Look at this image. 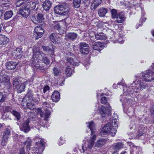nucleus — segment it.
I'll list each match as a JSON object with an SVG mask.
<instances>
[{
    "mask_svg": "<svg viewBox=\"0 0 154 154\" xmlns=\"http://www.w3.org/2000/svg\"><path fill=\"white\" fill-rule=\"evenodd\" d=\"M142 78L140 76H136V79L134 83L135 82V86H130L128 89L125 91L123 89L125 95H130L131 93H133V92L136 93L139 92L147 87L148 85L146 83V82H151L154 80V73L150 70L148 71L145 74L142 73Z\"/></svg>",
    "mask_w": 154,
    "mask_h": 154,
    "instance_id": "nucleus-1",
    "label": "nucleus"
},
{
    "mask_svg": "<svg viewBox=\"0 0 154 154\" xmlns=\"http://www.w3.org/2000/svg\"><path fill=\"white\" fill-rule=\"evenodd\" d=\"M38 140L36 142L35 146L31 148L28 150V148L30 145V140H26L23 142L25 145H26L27 149L28 154H41L44 149V145L43 140L38 138Z\"/></svg>",
    "mask_w": 154,
    "mask_h": 154,
    "instance_id": "nucleus-2",
    "label": "nucleus"
},
{
    "mask_svg": "<svg viewBox=\"0 0 154 154\" xmlns=\"http://www.w3.org/2000/svg\"><path fill=\"white\" fill-rule=\"evenodd\" d=\"M54 11L56 13L63 16L68 14L70 12L69 4L65 2L60 4L55 7Z\"/></svg>",
    "mask_w": 154,
    "mask_h": 154,
    "instance_id": "nucleus-3",
    "label": "nucleus"
},
{
    "mask_svg": "<svg viewBox=\"0 0 154 154\" xmlns=\"http://www.w3.org/2000/svg\"><path fill=\"white\" fill-rule=\"evenodd\" d=\"M116 126H113L108 123L103 128L100 132V135L101 136L104 137L107 134H110L112 136H114L116 132Z\"/></svg>",
    "mask_w": 154,
    "mask_h": 154,
    "instance_id": "nucleus-4",
    "label": "nucleus"
},
{
    "mask_svg": "<svg viewBox=\"0 0 154 154\" xmlns=\"http://www.w3.org/2000/svg\"><path fill=\"white\" fill-rule=\"evenodd\" d=\"M21 6L19 11V14L23 17L27 18L30 14V9L28 5L26 3H22L20 5Z\"/></svg>",
    "mask_w": 154,
    "mask_h": 154,
    "instance_id": "nucleus-5",
    "label": "nucleus"
},
{
    "mask_svg": "<svg viewBox=\"0 0 154 154\" xmlns=\"http://www.w3.org/2000/svg\"><path fill=\"white\" fill-rule=\"evenodd\" d=\"M31 19L33 23L38 25L39 23L43 22L44 18L43 14L41 13H38L37 15H32Z\"/></svg>",
    "mask_w": 154,
    "mask_h": 154,
    "instance_id": "nucleus-6",
    "label": "nucleus"
},
{
    "mask_svg": "<svg viewBox=\"0 0 154 154\" xmlns=\"http://www.w3.org/2000/svg\"><path fill=\"white\" fill-rule=\"evenodd\" d=\"M4 72L2 71L0 73V83L4 85H9L10 84V77L7 75L3 74Z\"/></svg>",
    "mask_w": 154,
    "mask_h": 154,
    "instance_id": "nucleus-7",
    "label": "nucleus"
},
{
    "mask_svg": "<svg viewBox=\"0 0 154 154\" xmlns=\"http://www.w3.org/2000/svg\"><path fill=\"white\" fill-rule=\"evenodd\" d=\"M79 48L82 54L85 55L88 54L89 46L88 44L85 42H81L79 44Z\"/></svg>",
    "mask_w": 154,
    "mask_h": 154,
    "instance_id": "nucleus-8",
    "label": "nucleus"
},
{
    "mask_svg": "<svg viewBox=\"0 0 154 154\" xmlns=\"http://www.w3.org/2000/svg\"><path fill=\"white\" fill-rule=\"evenodd\" d=\"M111 109L110 105L108 104V106L106 107L103 106H101L99 110V113L102 117L103 118L106 116L107 112H110Z\"/></svg>",
    "mask_w": 154,
    "mask_h": 154,
    "instance_id": "nucleus-9",
    "label": "nucleus"
},
{
    "mask_svg": "<svg viewBox=\"0 0 154 154\" xmlns=\"http://www.w3.org/2000/svg\"><path fill=\"white\" fill-rule=\"evenodd\" d=\"M23 54L22 49L20 48H17L16 49L14 50L12 53V55L16 59L20 58Z\"/></svg>",
    "mask_w": 154,
    "mask_h": 154,
    "instance_id": "nucleus-10",
    "label": "nucleus"
},
{
    "mask_svg": "<svg viewBox=\"0 0 154 154\" xmlns=\"http://www.w3.org/2000/svg\"><path fill=\"white\" fill-rule=\"evenodd\" d=\"M50 109H44L45 111V114L44 115L43 112L41 111L40 108H38V114H40L41 117H43L44 116V118L46 121L47 120L48 118L49 117V116L51 114V112L50 110Z\"/></svg>",
    "mask_w": 154,
    "mask_h": 154,
    "instance_id": "nucleus-11",
    "label": "nucleus"
},
{
    "mask_svg": "<svg viewBox=\"0 0 154 154\" xmlns=\"http://www.w3.org/2000/svg\"><path fill=\"white\" fill-rule=\"evenodd\" d=\"M29 119H27L24 122L22 125L20 127L21 130L25 133L28 132L30 130V127L29 125Z\"/></svg>",
    "mask_w": 154,
    "mask_h": 154,
    "instance_id": "nucleus-12",
    "label": "nucleus"
},
{
    "mask_svg": "<svg viewBox=\"0 0 154 154\" xmlns=\"http://www.w3.org/2000/svg\"><path fill=\"white\" fill-rule=\"evenodd\" d=\"M45 54L43 52L39 50H37L33 51L32 58L34 59H36L38 60L42 61V58L43 55H45Z\"/></svg>",
    "mask_w": 154,
    "mask_h": 154,
    "instance_id": "nucleus-13",
    "label": "nucleus"
},
{
    "mask_svg": "<svg viewBox=\"0 0 154 154\" xmlns=\"http://www.w3.org/2000/svg\"><path fill=\"white\" fill-rule=\"evenodd\" d=\"M38 60H36V59H34L32 58L30 63L32 67H35L36 68L40 70L45 69V67L44 66H41L38 64Z\"/></svg>",
    "mask_w": 154,
    "mask_h": 154,
    "instance_id": "nucleus-14",
    "label": "nucleus"
},
{
    "mask_svg": "<svg viewBox=\"0 0 154 154\" xmlns=\"http://www.w3.org/2000/svg\"><path fill=\"white\" fill-rule=\"evenodd\" d=\"M33 96L32 91L31 90H28L27 94L22 100V103L28 101L33 100Z\"/></svg>",
    "mask_w": 154,
    "mask_h": 154,
    "instance_id": "nucleus-15",
    "label": "nucleus"
},
{
    "mask_svg": "<svg viewBox=\"0 0 154 154\" xmlns=\"http://www.w3.org/2000/svg\"><path fill=\"white\" fill-rule=\"evenodd\" d=\"M77 34L74 32L68 33L66 34L65 38L69 41H73L77 38Z\"/></svg>",
    "mask_w": 154,
    "mask_h": 154,
    "instance_id": "nucleus-16",
    "label": "nucleus"
},
{
    "mask_svg": "<svg viewBox=\"0 0 154 154\" xmlns=\"http://www.w3.org/2000/svg\"><path fill=\"white\" fill-rule=\"evenodd\" d=\"M116 18L117 20L115 21V22L119 23H123L125 19V17L122 12L119 13Z\"/></svg>",
    "mask_w": 154,
    "mask_h": 154,
    "instance_id": "nucleus-17",
    "label": "nucleus"
},
{
    "mask_svg": "<svg viewBox=\"0 0 154 154\" xmlns=\"http://www.w3.org/2000/svg\"><path fill=\"white\" fill-rule=\"evenodd\" d=\"M51 98L54 102H57L60 99V94L58 91H54L51 95Z\"/></svg>",
    "mask_w": 154,
    "mask_h": 154,
    "instance_id": "nucleus-18",
    "label": "nucleus"
},
{
    "mask_svg": "<svg viewBox=\"0 0 154 154\" xmlns=\"http://www.w3.org/2000/svg\"><path fill=\"white\" fill-rule=\"evenodd\" d=\"M24 106L26 105L27 108L32 110L35 108V106L33 103L32 101H31V100L26 101L25 102L22 103Z\"/></svg>",
    "mask_w": 154,
    "mask_h": 154,
    "instance_id": "nucleus-19",
    "label": "nucleus"
},
{
    "mask_svg": "<svg viewBox=\"0 0 154 154\" xmlns=\"http://www.w3.org/2000/svg\"><path fill=\"white\" fill-rule=\"evenodd\" d=\"M103 48V46L102 45V44L100 42H97L95 45H94L93 47L94 49L93 52H95L96 51H98L99 52Z\"/></svg>",
    "mask_w": 154,
    "mask_h": 154,
    "instance_id": "nucleus-20",
    "label": "nucleus"
},
{
    "mask_svg": "<svg viewBox=\"0 0 154 154\" xmlns=\"http://www.w3.org/2000/svg\"><path fill=\"white\" fill-rule=\"evenodd\" d=\"M68 61L73 66H78L79 65V62L75 58H69L68 59Z\"/></svg>",
    "mask_w": 154,
    "mask_h": 154,
    "instance_id": "nucleus-21",
    "label": "nucleus"
},
{
    "mask_svg": "<svg viewBox=\"0 0 154 154\" xmlns=\"http://www.w3.org/2000/svg\"><path fill=\"white\" fill-rule=\"evenodd\" d=\"M17 65L16 63L11 61L7 62L6 66L7 69L12 70L15 69Z\"/></svg>",
    "mask_w": 154,
    "mask_h": 154,
    "instance_id": "nucleus-22",
    "label": "nucleus"
},
{
    "mask_svg": "<svg viewBox=\"0 0 154 154\" xmlns=\"http://www.w3.org/2000/svg\"><path fill=\"white\" fill-rule=\"evenodd\" d=\"M102 1V0H94L91 5V10L96 9L101 4Z\"/></svg>",
    "mask_w": 154,
    "mask_h": 154,
    "instance_id": "nucleus-23",
    "label": "nucleus"
},
{
    "mask_svg": "<svg viewBox=\"0 0 154 154\" xmlns=\"http://www.w3.org/2000/svg\"><path fill=\"white\" fill-rule=\"evenodd\" d=\"M108 10L107 9L104 8H100L98 10V14L100 17H104L106 14L107 13Z\"/></svg>",
    "mask_w": 154,
    "mask_h": 154,
    "instance_id": "nucleus-24",
    "label": "nucleus"
},
{
    "mask_svg": "<svg viewBox=\"0 0 154 154\" xmlns=\"http://www.w3.org/2000/svg\"><path fill=\"white\" fill-rule=\"evenodd\" d=\"M52 5V3L49 0H47L46 2L42 4L43 9L46 11H48L51 8Z\"/></svg>",
    "mask_w": 154,
    "mask_h": 154,
    "instance_id": "nucleus-25",
    "label": "nucleus"
},
{
    "mask_svg": "<svg viewBox=\"0 0 154 154\" xmlns=\"http://www.w3.org/2000/svg\"><path fill=\"white\" fill-rule=\"evenodd\" d=\"M50 38L51 41L55 44L57 43L60 39V38L57 37V35L55 33H52L50 36Z\"/></svg>",
    "mask_w": 154,
    "mask_h": 154,
    "instance_id": "nucleus-26",
    "label": "nucleus"
},
{
    "mask_svg": "<svg viewBox=\"0 0 154 154\" xmlns=\"http://www.w3.org/2000/svg\"><path fill=\"white\" fill-rule=\"evenodd\" d=\"M9 39L5 35H0V45H3L8 43Z\"/></svg>",
    "mask_w": 154,
    "mask_h": 154,
    "instance_id": "nucleus-27",
    "label": "nucleus"
},
{
    "mask_svg": "<svg viewBox=\"0 0 154 154\" xmlns=\"http://www.w3.org/2000/svg\"><path fill=\"white\" fill-rule=\"evenodd\" d=\"M94 142H93V141H91L89 140L88 142V144H87V146L86 145H85V146H82V149L83 152H84L85 151V148L86 149H92Z\"/></svg>",
    "mask_w": 154,
    "mask_h": 154,
    "instance_id": "nucleus-28",
    "label": "nucleus"
},
{
    "mask_svg": "<svg viewBox=\"0 0 154 154\" xmlns=\"http://www.w3.org/2000/svg\"><path fill=\"white\" fill-rule=\"evenodd\" d=\"M95 38L97 40L105 39L106 38L105 35L102 32L97 33L95 35Z\"/></svg>",
    "mask_w": 154,
    "mask_h": 154,
    "instance_id": "nucleus-29",
    "label": "nucleus"
},
{
    "mask_svg": "<svg viewBox=\"0 0 154 154\" xmlns=\"http://www.w3.org/2000/svg\"><path fill=\"white\" fill-rule=\"evenodd\" d=\"M42 48H43V51H44L45 53H52L54 52V48L52 47H51V48L48 46H45L42 45Z\"/></svg>",
    "mask_w": 154,
    "mask_h": 154,
    "instance_id": "nucleus-30",
    "label": "nucleus"
},
{
    "mask_svg": "<svg viewBox=\"0 0 154 154\" xmlns=\"http://www.w3.org/2000/svg\"><path fill=\"white\" fill-rule=\"evenodd\" d=\"M26 85V84L25 83H21L15 88L17 90L18 93H21L24 91Z\"/></svg>",
    "mask_w": 154,
    "mask_h": 154,
    "instance_id": "nucleus-31",
    "label": "nucleus"
},
{
    "mask_svg": "<svg viewBox=\"0 0 154 154\" xmlns=\"http://www.w3.org/2000/svg\"><path fill=\"white\" fill-rule=\"evenodd\" d=\"M21 84V82L18 77L14 78L13 80V84L14 87L15 88Z\"/></svg>",
    "mask_w": 154,
    "mask_h": 154,
    "instance_id": "nucleus-32",
    "label": "nucleus"
},
{
    "mask_svg": "<svg viewBox=\"0 0 154 154\" xmlns=\"http://www.w3.org/2000/svg\"><path fill=\"white\" fill-rule=\"evenodd\" d=\"M106 141V140L105 139H100L97 141L95 146L98 147L102 146L105 144Z\"/></svg>",
    "mask_w": 154,
    "mask_h": 154,
    "instance_id": "nucleus-33",
    "label": "nucleus"
},
{
    "mask_svg": "<svg viewBox=\"0 0 154 154\" xmlns=\"http://www.w3.org/2000/svg\"><path fill=\"white\" fill-rule=\"evenodd\" d=\"M73 71L71 66H68L65 69V74L67 77H70Z\"/></svg>",
    "mask_w": 154,
    "mask_h": 154,
    "instance_id": "nucleus-34",
    "label": "nucleus"
},
{
    "mask_svg": "<svg viewBox=\"0 0 154 154\" xmlns=\"http://www.w3.org/2000/svg\"><path fill=\"white\" fill-rule=\"evenodd\" d=\"M81 2V0H73V1L72 6L75 8H78L80 7Z\"/></svg>",
    "mask_w": 154,
    "mask_h": 154,
    "instance_id": "nucleus-35",
    "label": "nucleus"
},
{
    "mask_svg": "<svg viewBox=\"0 0 154 154\" xmlns=\"http://www.w3.org/2000/svg\"><path fill=\"white\" fill-rule=\"evenodd\" d=\"M13 14L12 11H6L4 14V19L5 20L9 19L12 16Z\"/></svg>",
    "mask_w": 154,
    "mask_h": 154,
    "instance_id": "nucleus-36",
    "label": "nucleus"
},
{
    "mask_svg": "<svg viewBox=\"0 0 154 154\" xmlns=\"http://www.w3.org/2000/svg\"><path fill=\"white\" fill-rule=\"evenodd\" d=\"M53 71L54 76L60 75L61 72V71L60 69L57 67H54L53 69Z\"/></svg>",
    "mask_w": 154,
    "mask_h": 154,
    "instance_id": "nucleus-37",
    "label": "nucleus"
},
{
    "mask_svg": "<svg viewBox=\"0 0 154 154\" xmlns=\"http://www.w3.org/2000/svg\"><path fill=\"white\" fill-rule=\"evenodd\" d=\"M88 127L90 129L91 134H93L94 131L95 129V124L93 122L91 121L88 123Z\"/></svg>",
    "mask_w": 154,
    "mask_h": 154,
    "instance_id": "nucleus-38",
    "label": "nucleus"
},
{
    "mask_svg": "<svg viewBox=\"0 0 154 154\" xmlns=\"http://www.w3.org/2000/svg\"><path fill=\"white\" fill-rule=\"evenodd\" d=\"M11 135V130L7 128L5 129L3 134V137L5 138H8Z\"/></svg>",
    "mask_w": 154,
    "mask_h": 154,
    "instance_id": "nucleus-39",
    "label": "nucleus"
},
{
    "mask_svg": "<svg viewBox=\"0 0 154 154\" xmlns=\"http://www.w3.org/2000/svg\"><path fill=\"white\" fill-rule=\"evenodd\" d=\"M26 4L28 5L29 9H31V10L35 9L37 5L35 2H31L29 3H26Z\"/></svg>",
    "mask_w": 154,
    "mask_h": 154,
    "instance_id": "nucleus-40",
    "label": "nucleus"
},
{
    "mask_svg": "<svg viewBox=\"0 0 154 154\" xmlns=\"http://www.w3.org/2000/svg\"><path fill=\"white\" fill-rule=\"evenodd\" d=\"M34 36L35 39H38L41 38L43 35L42 32H35L34 31L33 32Z\"/></svg>",
    "mask_w": 154,
    "mask_h": 154,
    "instance_id": "nucleus-41",
    "label": "nucleus"
},
{
    "mask_svg": "<svg viewBox=\"0 0 154 154\" xmlns=\"http://www.w3.org/2000/svg\"><path fill=\"white\" fill-rule=\"evenodd\" d=\"M14 116L17 120H19L20 118V115L19 113L14 110L10 112Z\"/></svg>",
    "mask_w": 154,
    "mask_h": 154,
    "instance_id": "nucleus-42",
    "label": "nucleus"
},
{
    "mask_svg": "<svg viewBox=\"0 0 154 154\" xmlns=\"http://www.w3.org/2000/svg\"><path fill=\"white\" fill-rule=\"evenodd\" d=\"M7 98V95L5 94H3L2 93L0 92V103L3 102Z\"/></svg>",
    "mask_w": 154,
    "mask_h": 154,
    "instance_id": "nucleus-43",
    "label": "nucleus"
},
{
    "mask_svg": "<svg viewBox=\"0 0 154 154\" xmlns=\"http://www.w3.org/2000/svg\"><path fill=\"white\" fill-rule=\"evenodd\" d=\"M34 31H35V32H42V34H43L44 32V30L42 28V27L40 26H37L35 27V28Z\"/></svg>",
    "mask_w": 154,
    "mask_h": 154,
    "instance_id": "nucleus-44",
    "label": "nucleus"
},
{
    "mask_svg": "<svg viewBox=\"0 0 154 154\" xmlns=\"http://www.w3.org/2000/svg\"><path fill=\"white\" fill-rule=\"evenodd\" d=\"M44 56H43L42 60L45 64L47 65L49 64L50 61L46 57Z\"/></svg>",
    "mask_w": 154,
    "mask_h": 154,
    "instance_id": "nucleus-45",
    "label": "nucleus"
},
{
    "mask_svg": "<svg viewBox=\"0 0 154 154\" xmlns=\"http://www.w3.org/2000/svg\"><path fill=\"white\" fill-rule=\"evenodd\" d=\"M123 144L121 142L117 143L115 146L114 149L116 150H119L123 147Z\"/></svg>",
    "mask_w": 154,
    "mask_h": 154,
    "instance_id": "nucleus-46",
    "label": "nucleus"
},
{
    "mask_svg": "<svg viewBox=\"0 0 154 154\" xmlns=\"http://www.w3.org/2000/svg\"><path fill=\"white\" fill-rule=\"evenodd\" d=\"M2 119L3 120L11 119L8 113H5L2 116Z\"/></svg>",
    "mask_w": 154,
    "mask_h": 154,
    "instance_id": "nucleus-47",
    "label": "nucleus"
},
{
    "mask_svg": "<svg viewBox=\"0 0 154 154\" xmlns=\"http://www.w3.org/2000/svg\"><path fill=\"white\" fill-rule=\"evenodd\" d=\"M100 100L101 103L104 104H107V105L108 106V104L109 103L107 102V99L106 97H102Z\"/></svg>",
    "mask_w": 154,
    "mask_h": 154,
    "instance_id": "nucleus-48",
    "label": "nucleus"
},
{
    "mask_svg": "<svg viewBox=\"0 0 154 154\" xmlns=\"http://www.w3.org/2000/svg\"><path fill=\"white\" fill-rule=\"evenodd\" d=\"M50 87L48 85H46L42 88L43 92L44 94H48L49 92Z\"/></svg>",
    "mask_w": 154,
    "mask_h": 154,
    "instance_id": "nucleus-49",
    "label": "nucleus"
},
{
    "mask_svg": "<svg viewBox=\"0 0 154 154\" xmlns=\"http://www.w3.org/2000/svg\"><path fill=\"white\" fill-rule=\"evenodd\" d=\"M112 16L113 18H116L117 16V11L114 9H112L111 10Z\"/></svg>",
    "mask_w": 154,
    "mask_h": 154,
    "instance_id": "nucleus-50",
    "label": "nucleus"
},
{
    "mask_svg": "<svg viewBox=\"0 0 154 154\" xmlns=\"http://www.w3.org/2000/svg\"><path fill=\"white\" fill-rule=\"evenodd\" d=\"M91 0H82V3L85 7H88L89 5Z\"/></svg>",
    "mask_w": 154,
    "mask_h": 154,
    "instance_id": "nucleus-51",
    "label": "nucleus"
},
{
    "mask_svg": "<svg viewBox=\"0 0 154 154\" xmlns=\"http://www.w3.org/2000/svg\"><path fill=\"white\" fill-rule=\"evenodd\" d=\"M43 94L42 91V88H38L37 91V94L38 96H42Z\"/></svg>",
    "mask_w": 154,
    "mask_h": 154,
    "instance_id": "nucleus-52",
    "label": "nucleus"
},
{
    "mask_svg": "<svg viewBox=\"0 0 154 154\" xmlns=\"http://www.w3.org/2000/svg\"><path fill=\"white\" fill-rule=\"evenodd\" d=\"M8 138H5L4 137H3L2 140L1 142V144L2 146H5L8 142Z\"/></svg>",
    "mask_w": 154,
    "mask_h": 154,
    "instance_id": "nucleus-53",
    "label": "nucleus"
},
{
    "mask_svg": "<svg viewBox=\"0 0 154 154\" xmlns=\"http://www.w3.org/2000/svg\"><path fill=\"white\" fill-rule=\"evenodd\" d=\"M43 107L44 108V109H45L47 108L51 109V108L50 104L46 102H44L43 103Z\"/></svg>",
    "mask_w": 154,
    "mask_h": 154,
    "instance_id": "nucleus-54",
    "label": "nucleus"
},
{
    "mask_svg": "<svg viewBox=\"0 0 154 154\" xmlns=\"http://www.w3.org/2000/svg\"><path fill=\"white\" fill-rule=\"evenodd\" d=\"M18 154H25V149L23 147L19 149Z\"/></svg>",
    "mask_w": 154,
    "mask_h": 154,
    "instance_id": "nucleus-55",
    "label": "nucleus"
},
{
    "mask_svg": "<svg viewBox=\"0 0 154 154\" xmlns=\"http://www.w3.org/2000/svg\"><path fill=\"white\" fill-rule=\"evenodd\" d=\"M54 27L55 29L57 30H59L60 28V25L59 23L55 25L54 26Z\"/></svg>",
    "mask_w": 154,
    "mask_h": 154,
    "instance_id": "nucleus-56",
    "label": "nucleus"
},
{
    "mask_svg": "<svg viewBox=\"0 0 154 154\" xmlns=\"http://www.w3.org/2000/svg\"><path fill=\"white\" fill-rule=\"evenodd\" d=\"M126 101H127V103L128 105H131V104L133 102V100L131 99H126Z\"/></svg>",
    "mask_w": 154,
    "mask_h": 154,
    "instance_id": "nucleus-57",
    "label": "nucleus"
},
{
    "mask_svg": "<svg viewBox=\"0 0 154 154\" xmlns=\"http://www.w3.org/2000/svg\"><path fill=\"white\" fill-rule=\"evenodd\" d=\"M10 0H2L1 3L3 5H6L9 2Z\"/></svg>",
    "mask_w": 154,
    "mask_h": 154,
    "instance_id": "nucleus-58",
    "label": "nucleus"
},
{
    "mask_svg": "<svg viewBox=\"0 0 154 154\" xmlns=\"http://www.w3.org/2000/svg\"><path fill=\"white\" fill-rule=\"evenodd\" d=\"M90 45L93 46V47L94 46V45L95 44L97 43V42H95L94 40L91 39L90 41Z\"/></svg>",
    "mask_w": 154,
    "mask_h": 154,
    "instance_id": "nucleus-59",
    "label": "nucleus"
},
{
    "mask_svg": "<svg viewBox=\"0 0 154 154\" xmlns=\"http://www.w3.org/2000/svg\"><path fill=\"white\" fill-rule=\"evenodd\" d=\"M64 142V140H62L61 137L60 138V140L59 142V145H61Z\"/></svg>",
    "mask_w": 154,
    "mask_h": 154,
    "instance_id": "nucleus-60",
    "label": "nucleus"
},
{
    "mask_svg": "<svg viewBox=\"0 0 154 154\" xmlns=\"http://www.w3.org/2000/svg\"><path fill=\"white\" fill-rule=\"evenodd\" d=\"M3 12V8L1 7L0 8V18L2 16Z\"/></svg>",
    "mask_w": 154,
    "mask_h": 154,
    "instance_id": "nucleus-61",
    "label": "nucleus"
},
{
    "mask_svg": "<svg viewBox=\"0 0 154 154\" xmlns=\"http://www.w3.org/2000/svg\"><path fill=\"white\" fill-rule=\"evenodd\" d=\"M96 138V136L94 135L92 137L91 139L89 140L91 141H93V142H94V140H95Z\"/></svg>",
    "mask_w": 154,
    "mask_h": 154,
    "instance_id": "nucleus-62",
    "label": "nucleus"
},
{
    "mask_svg": "<svg viewBox=\"0 0 154 154\" xmlns=\"http://www.w3.org/2000/svg\"><path fill=\"white\" fill-rule=\"evenodd\" d=\"M144 134V133L143 132V131H139L138 133V136H142V135H143Z\"/></svg>",
    "mask_w": 154,
    "mask_h": 154,
    "instance_id": "nucleus-63",
    "label": "nucleus"
},
{
    "mask_svg": "<svg viewBox=\"0 0 154 154\" xmlns=\"http://www.w3.org/2000/svg\"><path fill=\"white\" fill-rule=\"evenodd\" d=\"M152 115L154 116V108H153L151 110Z\"/></svg>",
    "mask_w": 154,
    "mask_h": 154,
    "instance_id": "nucleus-64",
    "label": "nucleus"
}]
</instances>
